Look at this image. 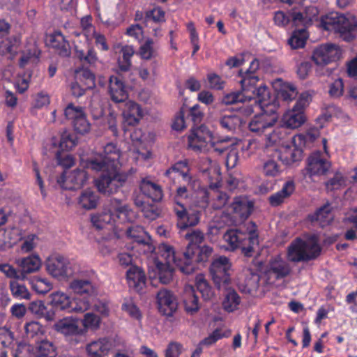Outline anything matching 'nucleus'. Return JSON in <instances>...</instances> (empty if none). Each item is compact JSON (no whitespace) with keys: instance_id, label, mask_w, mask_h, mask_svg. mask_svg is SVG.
Listing matches in <instances>:
<instances>
[{"instance_id":"f257e3e1","label":"nucleus","mask_w":357,"mask_h":357,"mask_svg":"<svg viewBox=\"0 0 357 357\" xmlns=\"http://www.w3.org/2000/svg\"><path fill=\"white\" fill-rule=\"evenodd\" d=\"M259 68V61L254 58L246 70L238 71V82L241 84V91L225 95V105L243 102L245 99L254 100L256 105L258 104L262 108L271 103L269 88L266 84H261L259 87H256L259 81V76L256 74Z\"/></svg>"},{"instance_id":"f03ea898","label":"nucleus","mask_w":357,"mask_h":357,"mask_svg":"<svg viewBox=\"0 0 357 357\" xmlns=\"http://www.w3.org/2000/svg\"><path fill=\"white\" fill-rule=\"evenodd\" d=\"M271 103L264 108L261 107L258 104L250 100L245 99L243 102H239L236 104H241V107H236V109H239L241 113L244 115L249 116L255 112V108H259L263 112L255 115L250 121L248 128L252 132H256L258 135H262L272 129L277 121L276 116L268 114V112L275 113V97L271 96Z\"/></svg>"},{"instance_id":"7ed1b4c3","label":"nucleus","mask_w":357,"mask_h":357,"mask_svg":"<svg viewBox=\"0 0 357 357\" xmlns=\"http://www.w3.org/2000/svg\"><path fill=\"white\" fill-rule=\"evenodd\" d=\"M245 231L241 229H229L225 232V241L228 246L225 250H234L241 248V252L246 257H250L254 253V245L259 243L257 226L253 221L243 225Z\"/></svg>"},{"instance_id":"20e7f679","label":"nucleus","mask_w":357,"mask_h":357,"mask_svg":"<svg viewBox=\"0 0 357 357\" xmlns=\"http://www.w3.org/2000/svg\"><path fill=\"white\" fill-rule=\"evenodd\" d=\"M209 188L202 189L195 201V206L202 209L207 208L210 205L213 209H220L223 206V192L222 190L221 168L213 165L208 169Z\"/></svg>"},{"instance_id":"39448f33","label":"nucleus","mask_w":357,"mask_h":357,"mask_svg":"<svg viewBox=\"0 0 357 357\" xmlns=\"http://www.w3.org/2000/svg\"><path fill=\"white\" fill-rule=\"evenodd\" d=\"M320 26L328 31H333L346 42L354 40L357 31V18L338 13H331L321 17Z\"/></svg>"},{"instance_id":"423d86ee","label":"nucleus","mask_w":357,"mask_h":357,"mask_svg":"<svg viewBox=\"0 0 357 357\" xmlns=\"http://www.w3.org/2000/svg\"><path fill=\"white\" fill-rule=\"evenodd\" d=\"M188 146L195 152L223 153V139L213 135L204 125L193 126L188 136Z\"/></svg>"},{"instance_id":"0eeeda50","label":"nucleus","mask_w":357,"mask_h":357,"mask_svg":"<svg viewBox=\"0 0 357 357\" xmlns=\"http://www.w3.org/2000/svg\"><path fill=\"white\" fill-rule=\"evenodd\" d=\"M321 252V248L316 238L305 241L298 237L288 246L287 259L294 263L307 262L316 259Z\"/></svg>"},{"instance_id":"6e6552de","label":"nucleus","mask_w":357,"mask_h":357,"mask_svg":"<svg viewBox=\"0 0 357 357\" xmlns=\"http://www.w3.org/2000/svg\"><path fill=\"white\" fill-rule=\"evenodd\" d=\"M189 197V192L185 186L177 188L173 198L174 211L177 217V226L181 229H185L188 227H193L199 222V213L197 211H190L185 207L183 200Z\"/></svg>"},{"instance_id":"1a4fd4ad","label":"nucleus","mask_w":357,"mask_h":357,"mask_svg":"<svg viewBox=\"0 0 357 357\" xmlns=\"http://www.w3.org/2000/svg\"><path fill=\"white\" fill-rule=\"evenodd\" d=\"M121 157L122 155L116 145L112 142L107 143L103 147L102 153L86 161V167L96 172L114 169L119 168Z\"/></svg>"},{"instance_id":"9d476101","label":"nucleus","mask_w":357,"mask_h":357,"mask_svg":"<svg viewBox=\"0 0 357 357\" xmlns=\"http://www.w3.org/2000/svg\"><path fill=\"white\" fill-rule=\"evenodd\" d=\"M119 168L114 169H102L103 174L96 181V185L99 192L112 195L117 192L128 179V174L118 172Z\"/></svg>"},{"instance_id":"9b49d317","label":"nucleus","mask_w":357,"mask_h":357,"mask_svg":"<svg viewBox=\"0 0 357 357\" xmlns=\"http://www.w3.org/2000/svg\"><path fill=\"white\" fill-rule=\"evenodd\" d=\"M212 253L213 249L207 245L203 247L192 245L187 246L185 252H183L184 265L181 263L178 264L181 271L185 274L192 273L195 269L193 262L206 261Z\"/></svg>"},{"instance_id":"f8f14e48","label":"nucleus","mask_w":357,"mask_h":357,"mask_svg":"<svg viewBox=\"0 0 357 357\" xmlns=\"http://www.w3.org/2000/svg\"><path fill=\"white\" fill-rule=\"evenodd\" d=\"M310 98L307 93L301 94L293 108L287 112L282 117V123L285 128L296 129L305 123L304 109L309 104Z\"/></svg>"},{"instance_id":"ddd939ff","label":"nucleus","mask_w":357,"mask_h":357,"mask_svg":"<svg viewBox=\"0 0 357 357\" xmlns=\"http://www.w3.org/2000/svg\"><path fill=\"white\" fill-rule=\"evenodd\" d=\"M108 207L112 215V223L117 228L119 225L132 223L137 219L136 213L120 199H111Z\"/></svg>"},{"instance_id":"4468645a","label":"nucleus","mask_w":357,"mask_h":357,"mask_svg":"<svg viewBox=\"0 0 357 357\" xmlns=\"http://www.w3.org/2000/svg\"><path fill=\"white\" fill-rule=\"evenodd\" d=\"M46 269L52 277L59 280L68 278L74 273L72 264L69 260L59 255L47 259Z\"/></svg>"},{"instance_id":"2eb2a0df","label":"nucleus","mask_w":357,"mask_h":357,"mask_svg":"<svg viewBox=\"0 0 357 357\" xmlns=\"http://www.w3.org/2000/svg\"><path fill=\"white\" fill-rule=\"evenodd\" d=\"M88 178L86 172L78 168L72 171L65 170L57 178V183L63 189L75 190L82 187Z\"/></svg>"},{"instance_id":"dca6fc26","label":"nucleus","mask_w":357,"mask_h":357,"mask_svg":"<svg viewBox=\"0 0 357 357\" xmlns=\"http://www.w3.org/2000/svg\"><path fill=\"white\" fill-rule=\"evenodd\" d=\"M331 167V162L322 152L317 151L312 153L307 158L305 170L310 177L320 176L326 175Z\"/></svg>"},{"instance_id":"f3484780","label":"nucleus","mask_w":357,"mask_h":357,"mask_svg":"<svg viewBox=\"0 0 357 357\" xmlns=\"http://www.w3.org/2000/svg\"><path fill=\"white\" fill-rule=\"evenodd\" d=\"M340 50L337 45L331 43L323 44L314 51L312 59L319 66H325L339 59Z\"/></svg>"},{"instance_id":"a211bd4d","label":"nucleus","mask_w":357,"mask_h":357,"mask_svg":"<svg viewBox=\"0 0 357 357\" xmlns=\"http://www.w3.org/2000/svg\"><path fill=\"white\" fill-rule=\"evenodd\" d=\"M159 311L165 316H172L177 309V301L174 295L167 289L160 290L156 296Z\"/></svg>"},{"instance_id":"6ab92c4d","label":"nucleus","mask_w":357,"mask_h":357,"mask_svg":"<svg viewBox=\"0 0 357 357\" xmlns=\"http://www.w3.org/2000/svg\"><path fill=\"white\" fill-rule=\"evenodd\" d=\"M252 204L241 198H236L233 203L229 206L227 211L235 219L236 222H243L246 220L252 213Z\"/></svg>"},{"instance_id":"aec40b11","label":"nucleus","mask_w":357,"mask_h":357,"mask_svg":"<svg viewBox=\"0 0 357 357\" xmlns=\"http://www.w3.org/2000/svg\"><path fill=\"white\" fill-rule=\"evenodd\" d=\"M184 257L182 259H176L175 252L172 246L166 243H161L158 248V255L155 259V264L159 262L167 265H175L180 268L178 264L184 265Z\"/></svg>"},{"instance_id":"412c9836","label":"nucleus","mask_w":357,"mask_h":357,"mask_svg":"<svg viewBox=\"0 0 357 357\" xmlns=\"http://www.w3.org/2000/svg\"><path fill=\"white\" fill-rule=\"evenodd\" d=\"M291 268L290 265L280 257L269 261L267 273L273 275L277 280H282L290 275Z\"/></svg>"},{"instance_id":"4be33fe9","label":"nucleus","mask_w":357,"mask_h":357,"mask_svg":"<svg viewBox=\"0 0 357 357\" xmlns=\"http://www.w3.org/2000/svg\"><path fill=\"white\" fill-rule=\"evenodd\" d=\"M47 44L56 50L58 54L61 56H69L71 53L69 42L59 31H54L52 34L49 36Z\"/></svg>"},{"instance_id":"5701e85b","label":"nucleus","mask_w":357,"mask_h":357,"mask_svg":"<svg viewBox=\"0 0 357 357\" xmlns=\"http://www.w3.org/2000/svg\"><path fill=\"white\" fill-rule=\"evenodd\" d=\"M241 142L240 139L232 136L225 135V151L229 150L225 160V165L229 171L237 164L238 155L236 146Z\"/></svg>"},{"instance_id":"b1692460","label":"nucleus","mask_w":357,"mask_h":357,"mask_svg":"<svg viewBox=\"0 0 357 357\" xmlns=\"http://www.w3.org/2000/svg\"><path fill=\"white\" fill-rule=\"evenodd\" d=\"M54 329L66 336L82 335L84 331L77 324L76 321L70 317H64L57 321Z\"/></svg>"},{"instance_id":"393cba45","label":"nucleus","mask_w":357,"mask_h":357,"mask_svg":"<svg viewBox=\"0 0 357 357\" xmlns=\"http://www.w3.org/2000/svg\"><path fill=\"white\" fill-rule=\"evenodd\" d=\"M32 352L34 357H56L58 354L54 342L46 338L36 340Z\"/></svg>"},{"instance_id":"a878e982","label":"nucleus","mask_w":357,"mask_h":357,"mask_svg":"<svg viewBox=\"0 0 357 357\" xmlns=\"http://www.w3.org/2000/svg\"><path fill=\"white\" fill-rule=\"evenodd\" d=\"M126 278L130 288L140 292L146 284L144 272L139 267L132 266L126 272Z\"/></svg>"},{"instance_id":"bb28decb","label":"nucleus","mask_w":357,"mask_h":357,"mask_svg":"<svg viewBox=\"0 0 357 357\" xmlns=\"http://www.w3.org/2000/svg\"><path fill=\"white\" fill-rule=\"evenodd\" d=\"M69 287L75 294L84 298H91L97 293L95 285L90 280L86 279L74 280L70 283Z\"/></svg>"},{"instance_id":"cd10ccee","label":"nucleus","mask_w":357,"mask_h":357,"mask_svg":"<svg viewBox=\"0 0 357 357\" xmlns=\"http://www.w3.org/2000/svg\"><path fill=\"white\" fill-rule=\"evenodd\" d=\"M109 92L112 100L115 102H122L128 98L123 82L115 75L109 77Z\"/></svg>"},{"instance_id":"c85d7f7f","label":"nucleus","mask_w":357,"mask_h":357,"mask_svg":"<svg viewBox=\"0 0 357 357\" xmlns=\"http://www.w3.org/2000/svg\"><path fill=\"white\" fill-rule=\"evenodd\" d=\"M181 298L185 310L188 314H192L199 310V299L192 286H185Z\"/></svg>"},{"instance_id":"c756f323","label":"nucleus","mask_w":357,"mask_h":357,"mask_svg":"<svg viewBox=\"0 0 357 357\" xmlns=\"http://www.w3.org/2000/svg\"><path fill=\"white\" fill-rule=\"evenodd\" d=\"M124 122L129 126L137 124L143 116L140 106L135 102L128 101L123 109Z\"/></svg>"},{"instance_id":"7c9ffc66","label":"nucleus","mask_w":357,"mask_h":357,"mask_svg":"<svg viewBox=\"0 0 357 357\" xmlns=\"http://www.w3.org/2000/svg\"><path fill=\"white\" fill-rule=\"evenodd\" d=\"M279 159L285 165L299 162L303 158V148L293 144L292 147H287L280 153Z\"/></svg>"},{"instance_id":"2f4dec72","label":"nucleus","mask_w":357,"mask_h":357,"mask_svg":"<svg viewBox=\"0 0 357 357\" xmlns=\"http://www.w3.org/2000/svg\"><path fill=\"white\" fill-rule=\"evenodd\" d=\"M296 186L292 180L286 181L282 189L277 192L271 195L269 198V203L272 206H278L282 204L284 200L289 198L295 191Z\"/></svg>"},{"instance_id":"473e14b6","label":"nucleus","mask_w":357,"mask_h":357,"mask_svg":"<svg viewBox=\"0 0 357 357\" xmlns=\"http://www.w3.org/2000/svg\"><path fill=\"white\" fill-rule=\"evenodd\" d=\"M112 349V342L106 338L91 342L86 346V351L90 357H104Z\"/></svg>"},{"instance_id":"72a5a7b5","label":"nucleus","mask_w":357,"mask_h":357,"mask_svg":"<svg viewBox=\"0 0 357 357\" xmlns=\"http://www.w3.org/2000/svg\"><path fill=\"white\" fill-rule=\"evenodd\" d=\"M142 192L153 202H159L162 198L161 187L147 178H143L140 183Z\"/></svg>"},{"instance_id":"f704fd0d","label":"nucleus","mask_w":357,"mask_h":357,"mask_svg":"<svg viewBox=\"0 0 357 357\" xmlns=\"http://www.w3.org/2000/svg\"><path fill=\"white\" fill-rule=\"evenodd\" d=\"M17 264L21 268L22 279H24L25 274L31 273L39 270L41 261L38 256L30 255L19 259Z\"/></svg>"},{"instance_id":"c9c22d12","label":"nucleus","mask_w":357,"mask_h":357,"mask_svg":"<svg viewBox=\"0 0 357 357\" xmlns=\"http://www.w3.org/2000/svg\"><path fill=\"white\" fill-rule=\"evenodd\" d=\"M331 211L332 207L331 204L326 203L318 208L313 214L309 215V218L312 222H319L321 227H324L330 225L333 220Z\"/></svg>"},{"instance_id":"e433bc0d","label":"nucleus","mask_w":357,"mask_h":357,"mask_svg":"<svg viewBox=\"0 0 357 357\" xmlns=\"http://www.w3.org/2000/svg\"><path fill=\"white\" fill-rule=\"evenodd\" d=\"M238 104L225 105V129L234 132L236 130H240L242 121L241 118L237 114H227L226 112H231L233 109L236 110ZM236 111H241L236 109Z\"/></svg>"},{"instance_id":"4c0bfd02","label":"nucleus","mask_w":357,"mask_h":357,"mask_svg":"<svg viewBox=\"0 0 357 357\" xmlns=\"http://www.w3.org/2000/svg\"><path fill=\"white\" fill-rule=\"evenodd\" d=\"M126 234L127 237L133 241L139 244L149 245L150 236L142 226L138 225H131L127 228Z\"/></svg>"},{"instance_id":"58836bf2","label":"nucleus","mask_w":357,"mask_h":357,"mask_svg":"<svg viewBox=\"0 0 357 357\" xmlns=\"http://www.w3.org/2000/svg\"><path fill=\"white\" fill-rule=\"evenodd\" d=\"M98 201V195L93 190L86 189L81 192L77 203L82 208L91 210L96 208Z\"/></svg>"},{"instance_id":"ea45409f","label":"nucleus","mask_w":357,"mask_h":357,"mask_svg":"<svg viewBox=\"0 0 357 357\" xmlns=\"http://www.w3.org/2000/svg\"><path fill=\"white\" fill-rule=\"evenodd\" d=\"M319 135L320 133L317 129H310L305 133H300L294 135L292 137L291 142L303 148L306 146L310 147Z\"/></svg>"},{"instance_id":"a19ab883","label":"nucleus","mask_w":357,"mask_h":357,"mask_svg":"<svg viewBox=\"0 0 357 357\" xmlns=\"http://www.w3.org/2000/svg\"><path fill=\"white\" fill-rule=\"evenodd\" d=\"M188 172V167L187 162L185 161H180L167 169L165 174L167 177L174 181L181 177L184 181H188L190 178Z\"/></svg>"},{"instance_id":"79ce46f5","label":"nucleus","mask_w":357,"mask_h":357,"mask_svg":"<svg viewBox=\"0 0 357 357\" xmlns=\"http://www.w3.org/2000/svg\"><path fill=\"white\" fill-rule=\"evenodd\" d=\"M188 172V167L187 162L185 161H180L167 169L165 174L167 177L174 181L181 177L184 181H188L190 178Z\"/></svg>"},{"instance_id":"37998d69","label":"nucleus","mask_w":357,"mask_h":357,"mask_svg":"<svg viewBox=\"0 0 357 357\" xmlns=\"http://www.w3.org/2000/svg\"><path fill=\"white\" fill-rule=\"evenodd\" d=\"M75 79L86 89H93L96 86V76L89 69L79 68L75 71Z\"/></svg>"},{"instance_id":"c03bdc74","label":"nucleus","mask_w":357,"mask_h":357,"mask_svg":"<svg viewBox=\"0 0 357 357\" xmlns=\"http://www.w3.org/2000/svg\"><path fill=\"white\" fill-rule=\"evenodd\" d=\"M241 299L233 289H225V311L233 312L238 309Z\"/></svg>"},{"instance_id":"a18cd8bd","label":"nucleus","mask_w":357,"mask_h":357,"mask_svg":"<svg viewBox=\"0 0 357 357\" xmlns=\"http://www.w3.org/2000/svg\"><path fill=\"white\" fill-rule=\"evenodd\" d=\"M210 274L214 284L220 289L223 282V257L221 256L212 262L210 267Z\"/></svg>"},{"instance_id":"49530a36","label":"nucleus","mask_w":357,"mask_h":357,"mask_svg":"<svg viewBox=\"0 0 357 357\" xmlns=\"http://www.w3.org/2000/svg\"><path fill=\"white\" fill-rule=\"evenodd\" d=\"M155 275L158 276L159 281L162 284H168L169 283L172 278L173 274L174 271L175 265H167L162 264V262H159L158 264H155Z\"/></svg>"},{"instance_id":"de8ad7c7","label":"nucleus","mask_w":357,"mask_h":357,"mask_svg":"<svg viewBox=\"0 0 357 357\" xmlns=\"http://www.w3.org/2000/svg\"><path fill=\"white\" fill-rule=\"evenodd\" d=\"M307 38L308 33L305 28L296 29L289 38L288 44L292 49L302 48L305 46Z\"/></svg>"},{"instance_id":"09e8293b","label":"nucleus","mask_w":357,"mask_h":357,"mask_svg":"<svg viewBox=\"0 0 357 357\" xmlns=\"http://www.w3.org/2000/svg\"><path fill=\"white\" fill-rule=\"evenodd\" d=\"M18 279L12 280L9 283V288L12 296L16 299L22 300H29L31 298V294L29 291L26 287L20 282Z\"/></svg>"},{"instance_id":"8fccbe9b","label":"nucleus","mask_w":357,"mask_h":357,"mask_svg":"<svg viewBox=\"0 0 357 357\" xmlns=\"http://www.w3.org/2000/svg\"><path fill=\"white\" fill-rule=\"evenodd\" d=\"M51 304L56 309L65 310L68 312L70 303V297L66 293L58 291L50 294Z\"/></svg>"},{"instance_id":"3c124183","label":"nucleus","mask_w":357,"mask_h":357,"mask_svg":"<svg viewBox=\"0 0 357 357\" xmlns=\"http://www.w3.org/2000/svg\"><path fill=\"white\" fill-rule=\"evenodd\" d=\"M207 234L212 243L218 242L223 238V221L220 218H214L210 222Z\"/></svg>"},{"instance_id":"603ef678","label":"nucleus","mask_w":357,"mask_h":357,"mask_svg":"<svg viewBox=\"0 0 357 357\" xmlns=\"http://www.w3.org/2000/svg\"><path fill=\"white\" fill-rule=\"evenodd\" d=\"M91 221L93 226L97 229H102L107 225H114L112 223V215L109 212L108 206L105 211L91 215Z\"/></svg>"},{"instance_id":"864d4df0","label":"nucleus","mask_w":357,"mask_h":357,"mask_svg":"<svg viewBox=\"0 0 357 357\" xmlns=\"http://www.w3.org/2000/svg\"><path fill=\"white\" fill-rule=\"evenodd\" d=\"M91 306V298L75 297L70 298V303L68 310V313H83L88 310Z\"/></svg>"},{"instance_id":"5fc2aeb1","label":"nucleus","mask_w":357,"mask_h":357,"mask_svg":"<svg viewBox=\"0 0 357 357\" xmlns=\"http://www.w3.org/2000/svg\"><path fill=\"white\" fill-rule=\"evenodd\" d=\"M32 289L39 294H45L52 289V284L47 279L33 277L29 280Z\"/></svg>"},{"instance_id":"6e6d98bb","label":"nucleus","mask_w":357,"mask_h":357,"mask_svg":"<svg viewBox=\"0 0 357 357\" xmlns=\"http://www.w3.org/2000/svg\"><path fill=\"white\" fill-rule=\"evenodd\" d=\"M310 10L314 11V12H313V16H315L317 11V10L314 9L313 8H307L305 13L293 12L291 14V20H292L295 26L303 25V28L306 29L307 25L311 24L312 22V17L308 15V13H307L308 10Z\"/></svg>"},{"instance_id":"4d7b16f0","label":"nucleus","mask_w":357,"mask_h":357,"mask_svg":"<svg viewBox=\"0 0 357 357\" xmlns=\"http://www.w3.org/2000/svg\"><path fill=\"white\" fill-rule=\"evenodd\" d=\"M156 47L153 39L148 38L139 47L138 54L145 60H150L156 56Z\"/></svg>"},{"instance_id":"13d9d810","label":"nucleus","mask_w":357,"mask_h":357,"mask_svg":"<svg viewBox=\"0 0 357 357\" xmlns=\"http://www.w3.org/2000/svg\"><path fill=\"white\" fill-rule=\"evenodd\" d=\"M286 133L283 127H277L264 133L267 146L273 145L284 138Z\"/></svg>"},{"instance_id":"bf43d9fd","label":"nucleus","mask_w":357,"mask_h":357,"mask_svg":"<svg viewBox=\"0 0 357 357\" xmlns=\"http://www.w3.org/2000/svg\"><path fill=\"white\" fill-rule=\"evenodd\" d=\"M9 248H11L18 241L22 240V232L20 229L16 227H10L3 229Z\"/></svg>"},{"instance_id":"052dcab7","label":"nucleus","mask_w":357,"mask_h":357,"mask_svg":"<svg viewBox=\"0 0 357 357\" xmlns=\"http://www.w3.org/2000/svg\"><path fill=\"white\" fill-rule=\"evenodd\" d=\"M196 286L197 290L200 292L202 294V296L204 300H209L213 296V291L205 280L204 275H198L196 277Z\"/></svg>"},{"instance_id":"680f3d73","label":"nucleus","mask_w":357,"mask_h":357,"mask_svg":"<svg viewBox=\"0 0 357 357\" xmlns=\"http://www.w3.org/2000/svg\"><path fill=\"white\" fill-rule=\"evenodd\" d=\"M82 323L85 329L97 330L100 328L101 319L93 312H87L84 314Z\"/></svg>"},{"instance_id":"e2e57ef3","label":"nucleus","mask_w":357,"mask_h":357,"mask_svg":"<svg viewBox=\"0 0 357 357\" xmlns=\"http://www.w3.org/2000/svg\"><path fill=\"white\" fill-rule=\"evenodd\" d=\"M80 25L86 40L91 41L96 31V29L92 24V17L90 15L83 17L80 20Z\"/></svg>"},{"instance_id":"0e129e2a","label":"nucleus","mask_w":357,"mask_h":357,"mask_svg":"<svg viewBox=\"0 0 357 357\" xmlns=\"http://www.w3.org/2000/svg\"><path fill=\"white\" fill-rule=\"evenodd\" d=\"M259 281V275L257 273H251V274L245 278V288L243 291L248 294H252L258 289Z\"/></svg>"},{"instance_id":"69168bd1","label":"nucleus","mask_w":357,"mask_h":357,"mask_svg":"<svg viewBox=\"0 0 357 357\" xmlns=\"http://www.w3.org/2000/svg\"><path fill=\"white\" fill-rule=\"evenodd\" d=\"M75 54L80 61L90 65H94L98 61L96 52L93 48L89 49L86 54L82 50H76Z\"/></svg>"},{"instance_id":"338daca9","label":"nucleus","mask_w":357,"mask_h":357,"mask_svg":"<svg viewBox=\"0 0 357 357\" xmlns=\"http://www.w3.org/2000/svg\"><path fill=\"white\" fill-rule=\"evenodd\" d=\"M84 114L83 107L80 106H75L73 104H68L64 110V114L68 119L72 121V123L75 120L79 118L82 114Z\"/></svg>"},{"instance_id":"774afa93","label":"nucleus","mask_w":357,"mask_h":357,"mask_svg":"<svg viewBox=\"0 0 357 357\" xmlns=\"http://www.w3.org/2000/svg\"><path fill=\"white\" fill-rule=\"evenodd\" d=\"M297 94L296 87L291 84H284L279 92L280 98L285 101H291L295 99Z\"/></svg>"}]
</instances>
